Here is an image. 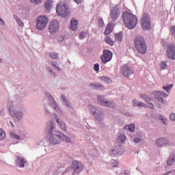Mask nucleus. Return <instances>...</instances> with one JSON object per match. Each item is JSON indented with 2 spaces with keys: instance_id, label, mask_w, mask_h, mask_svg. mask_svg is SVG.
<instances>
[{
  "instance_id": "nucleus-40",
  "label": "nucleus",
  "mask_w": 175,
  "mask_h": 175,
  "mask_svg": "<svg viewBox=\"0 0 175 175\" xmlns=\"http://www.w3.org/2000/svg\"><path fill=\"white\" fill-rule=\"evenodd\" d=\"M100 79L105 83H110V79L107 78V77H101Z\"/></svg>"
},
{
  "instance_id": "nucleus-10",
  "label": "nucleus",
  "mask_w": 175,
  "mask_h": 175,
  "mask_svg": "<svg viewBox=\"0 0 175 175\" xmlns=\"http://www.w3.org/2000/svg\"><path fill=\"white\" fill-rule=\"evenodd\" d=\"M84 166L79 161H74L72 163V168L73 169L75 173L79 174L83 172V168Z\"/></svg>"
},
{
  "instance_id": "nucleus-13",
  "label": "nucleus",
  "mask_w": 175,
  "mask_h": 175,
  "mask_svg": "<svg viewBox=\"0 0 175 175\" xmlns=\"http://www.w3.org/2000/svg\"><path fill=\"white\" fill-rule=\"evenodd\" d=\"M154 96L157 99L158 102L163 103V98H167V94L165 92H156L154 93Z\"/></svg>"
},
{
  "instance_id": "nucleus-36",
  "label": "nucleus",
  "mask_w": 175,
  "mask_h": 175,
  "mask_svg": "<svg viewBox=\"0 0 175 175\" xmlns=\"http://www.w3.org/2000/svg\"><path fill=\"white\" fill-rule=\"evenodd\" d=\"M167 68V64H166V62H162L161 65H160V69L162 70L166 69Z\"/></svg>"
},
{
  "instance_id": "nucleus-44",
  "label": "nucleus",
  "mask_w": 175,
  "mask_h": 175,
  "mask_svg": "<svg viewBox=\"0 0 175 175\" xmlns=\"http://www.w3.org/2000/svg\"><path fill=\"white\" fill-rule=\"evenodd\" d=\"M90 113L92 114H94V116H95L96 114V110L95 109V107H90Z\"/></svg>"
},
{
  "instance_id": "nucleus-54",
  "label": "nucleus",
  "mask_w": 175,
  "mask_h": 175,
  "mask_svg": "<svg viewBox=\"0 0 175 175\" xmlns=\"http://www.w3.org/2000/svg\"><path fill=\"white\" fill-rule=\"evenodd\" d=\"M0 22L1 23V24L3 25H5V21H3V20H2V18H0Z\"/></svg>"
},
{
  "instance_id": "nucleus-57",
  "label": "nucleus",
  "mask_w": 175,
  "mask_h": 175,
  "mask_svg": "<svg viewBox=\"0 0 175 175\" xmlns=\"http://www.w3.org/2000/svg\"><path fill=\"white\" fill-rule=\"evenodd\" d=\"M10 124H11V126H12V128H14V124H13V122H10Z\"/></svg>"
},
{
  "instance_id": "nucleus-59",
  "label": "nucleus",
  "mask_w": 175,
  "mask_h": 175,
  "mask_svg": "<svg viewBox=\"0 0 175 175\" xmlns=\"http://www.w3.org/2000/svg\"><path fill=\"white\" fill-rule=\"evenodd\" d=\"M112 162V163H114V161H111Z\"/></svg>"
},
{
  "instance_id": "nucleus-3",
  "label": "nucleus",
  "mask_w": 175,
  "mask_h": 175,
  "mask_svg": "<svg viewBox=\"0 0 175 175\" xmlns=\"http://www.w3.org/2000/svg\"><path fill=\"white\" fill-rule=\"evenodd\" d=\"M135 47L139 54H146L147 53V45L144 38L137 37L135 40Z\"/></svg>"
},
{
  "instance_id": "nucleus-46",
  "label": "nucleus",
  "mask_w": 175,
  "mask_h": 175,
  "mask_svg": "<svg viewBox=\"0 0 175 175\" xmlns=\"http://www.w3.org/2000/svg\"><path fill=\"white\" fill-rule=\"evenodd\" d=\"M94 69L95 72H99V64H98V63L95 64Z\"/></svg>"
},
{
  "instance_id": "nucleus-56",
  "label": "nucleus",
  "mask_w": 175,
  "mask_h": 175,
  "mask_svg": "<svg viewBox=\"0 0 175 175\" xmlns=\"http://www.w3.org/2000/svg\"><path fill=\"white\" fill-rule=\"evenodd\" d=\"M168 174H172V171L167 172L166 174L164 175H168Z\"/></svg>"
},
{
  "instance_id": "nucleus-43",
  "label": "nucleus",
  "mask_w": 175,
  "mask_h": 175,
  "mask_svg": "<svg viewBox=\"0 0 175 175\" xmlns=\"http://www.w3.org/2000/svg\"><path fill=\"white\" fill-rule=\"evenodd\" d=\"M30 1L35 5H39L42 2V0H30Z\"/></svg>"
},
{
  "instance_id": "nucleus-32",
  "label": "nucleus",
  "mask_w": 175,
  "mask_h": 175,
  "mask_svg": "<svg viewBox=\"0 0 175 175\" xmlns=\"http://www.w3.org/2000/svg\"><path fill=\"white\" fill-rule=\"evenodd\" d=\"M10 135L12 139H15V140H20V135H16V133L10 132Z\"/></svg>"
},
{
  "instance_id": "nucleus-27",
  "label": "nucleus",
  "mask_w": 175,
  "mask_h": 175,
  "mask_svg": "<svg viewBox=\"0 0 175 175\" xmlns=\"http://www.w3.org/2000/svg\"><path fill=\"white\" fill-rule=\"evenodd\" d=\"M122 32H119L115 34V40L116 42H121L122 40Z\"/></svg>"
},
{
  "instance_id": "nucleus-21",
  "label": "nucleus",
  "mask_w": 175,
  "mask_h": 175,
  "mask_svg": "<svg viewBox=\"0 0 175 175\" xmlns=\"http://www.w3.org/2000/svg\"><path fill=\"white\" fill-rule=\"evenodd\" d=\"M17 159L19 161L18 164L21 167H25L27 161L24 158H21L20 156H17Z\"/></svg>"
},
{
  "instance_id": "nucleus-15",
  "label": "nucleus",
  "mask_w": 175,
  "mask_h": 175,
  "mask_svg": "<svg viewBox=\"0 0 175 175\" xmlns=\"http://www.w3.org/2000/svg\"><path fill=\"white\" fill-rule=\"evenodd\" d=\"M97 99L98 103L103 106H107V107H112L113 106V103H109L110 105H109V101H105V97L103 96H98Z\"/></svg>"
},
{
  "instance_id": "nucleus-23",
  "label": "nucleus",
  "mask_w": 175,
  "mask_h": 175,
  "mask_svg": "<svg viewBox=\"0 0 175 175\" xmlns=\"http://www.w3.org/2000/svg\"><path fill=\"white\" fill-rule=\"evenodd\" d=\"M126 140V136H125V135L124 134L120 135L116 139L117 143H125Z\"/></svg>"
},
{
  "instance_id": "nucleus-16",
  "label": "nucleus",
  "mask_w": 175,
  "mask_h": 175,
  "mask_svg": "<svg viewBox=\"0 0 175 175\" xmlns=\"http://www.w3.org/2000/svg\"><path fill=\"white\" fill-rule=\"evenodd\" d=\"M139 96L142 99H144L148 107H150V109H154V104H152V103L150 102V98H148V96H147V95H146L144 94H141L139 95Z\"/></svg>"
},
{
  "instance_id": "nucleus-14",
  "label": "nucleus",
  "mask_w": 175,
  "mask_h": 175,
  "mask_svg": "<svg viewBox=\"0 0 175 175\" xmlns=\"http://www.w3.org/2000/svg\"><path fill=\"white\" fill-rule=\"evenodd\" d=\"M167 54L169 58L172 59H175V45L171 44L169 46L168 49L167 50Z\"/></svg>"
},
{
  "instance_id": "nucleus-4",
  "label": "nucleus",
  "mask_w": 175,
  "mask_h": 175,
  "mask_svg": "<svg viewBox=\"0 0 175 175\" xmlns=\"http://www.w3.org/2000/svg\"><path fill=\"white\" fill-rule=\"evenodd\" d=\"M141 25L144 31H150L151 29V18L148 14H143L141 19Z\"/></svg>"
},
{
  "instance_id": "nucleus-33",
  "label": "nucleus",
  "mask_w": 175,
  "mask_h": 175,
  "mask_svg": "<svg viewBox=\"0 0 175 175\" xmlns=\"http://www.w3.org/2000/svg\"><path fill=\"white\" fill-rule=\"evenodd\" d=\"M6 137V133L5 131L2 129H0V140H3Z\"/></svg>"
},
{
  "instance_id": "nucleus-38",
  "label": "nucleus",
  "mask_w": 175,
  "mask_h": 175,
  "mask_svg": "<svg viewBox=\"0 0 175 175\" xmlns=\"http://www.w3.org/2000/svg\"><path fill=\"white\" fill-rule=\"evenodd\" d=\"M50 57H51L53 59H57L58 58V53L55 52H52L49 54Z\"/></svg>"
},
{
  "instance_id": "nucleus-29",
  "label": "nucleus",
  "mask_w": 175,
  "mask_h": 175,
  "mask_svg": "<svg viewBox=\"0 0 175 175\" xmlns=\"http://www.w3.org/2000/svg\"><path fill=\"white\" fill-rule=\"evenodd\" d=\"M53 5V1L51 0H47L45 2V8L46 10H50V8H51V5Z\"/></svg>"
},
{
  "instance_id": "nucleus-48",
  "label": "nucleus",
  "mask_w": 175,
  "mask_h": 175,
  "mask_svg": "<svg viewBox=\"0 0 175 175\" xmlns=\"http://www.w3.org/2000/svg\"><path fill=\"white\" fill-rule=\"evenodd\" d=\"M141 141H142V138L137 137V138H135V139H134V143H136V144L140 143Z\"/></svg>"
},
{
  "instance_id": "nucleus-53",
  "label": "nucleus",
  "mask_w": 175,
  "mask_h": 175,
  "mask_svg": "<svg viewBox=\"0 0 175 175\" xmlns=\"http://www.w3.org/2000/svg\"><path fill=\"white\" fill-rule=\"evenodd\" d=\"M110 103H112L113 105L112 107H114V102H113V100L108 101V105H110Z\"/></svg>"
},
{
  "instance_id": "nucleus-31",
  "label": "nucleus",
  "mask_w": 175,
  "mask_h": 175,
  "mask_svg": "<svg viewBox=\"0 0 175 175\" xmlns=\"http://www.w3.org/2000/svg\"><path fill=\"white\" fill-rule=\"evenodd\" d=\"M10 135L12 139H15V140H20V135H16V133L10 132Z\"/></svg>"
},
{
  "instance_id": "nucleus-55",
  "label": "nucleus",
  "mask_w": 175,
  "mask_h": 175,
  "mask_svg": "<svg viewBox=\"0 0 175 175\" xmlns=\"http://www.w3.org/2000/svg\"><path fill=\"white\" fill-rule=\"evenodd\" d=\"M59 107L57 105H55V110H59Z\"/></svg>"
},
{
  "instance_id": "nucleus-42",
  "label": "nucleus",
  "mask_w": 175,
  "mask_h": 175,
  "mask_svg": "<svg viewBox=\"0 0 175 175\" xmlns=\"http://www.w3.org/2000/svg\"><path fill=\"white\" fill-rule=\"evenodd\" d=\"M48 99L50 100V102H51V103H53V105H55V100L54 99V97H53L52 96H49L48 97Z\"/></svg>"
},
{
  "instance_id": "nucleus-17",
  "label": "nucleus",
  "mask_w": 175,
  "mask_h": 175,
  "mask_svg": "<svg viewBox=\"0 0 175 175\" xmlns=\"http://www.w3.org/2000/svg\"><path fill=\"white\" fill-rule=\"evenodd\" d=\"M156 144L158 147H163V146L169 144V141L166 138H161L157 140Z\"/></svg>"
},
{
  "instance_id": "nucleus-19",
  "label": "nucleus",
  "mask_w": 175,
  "mask_h": 175,
  "mask_svg": "<svg viewBox=\"0 0 175 175\" xmlns=\"http://www.w3.org/2000/svg\"><path fill=\"white\" fill-rule=\"evenodd\" d=\"M79 25V22L77 20L72 19L70 21L71 29L72 31H76L77 29V25Z\"/></svg>"
},
{
  "instance_id": "nucleus-34",
  "label": "nucleus",
  "mask_w": 175,
  "mask_h": 175,
  "mask_svg": "<svg viewBox=\"0 0 175 175\" xmlns=\"http://www.w3.org/2000/svg\"><path fill=\"white\" fill-rule=\"evenodd\" d=\"M106 42L109 44V46H114V41L111 40L110 37H107L106 38Z\"/></svg>"
},
{
  "instance_id": "nucleus-5",
  "label": "nucleus",
  "mask_w": 175,
  "mask_h": 175,
  "mask_svg": "<svg viewBox=\"0 0 175 175\" xmlns=\"http://www.w3.org/2000/svg\"><path fill=\"white\" fill-rule=\"evenodd\" d=\"M49 24V18L44 16H39L36 20V27L39 31H43Z\"/></svg>"
},
{
  "instance_id": "nucleus-45",
  "label": "nucleus",
  "mask_w": 175,
  "mask_h": 175,
  "mask_svg": "<svg viewBox=\"0 0 175 175\" xmlns=\"http://www.w3.org/2000/svg\"><path fill=\"white\" fill-rule=\"evenodd\" d=\"M16 22L18 23V25H20V27H24V23H23L20 18H16Z\"/></svg>"
},
{
  "instance_id": "nucleus-12",
  "label": "nucleus",
  "mask_w": 175,
  "mask_h": 175,
  "mask_svg": "<svg viewBox=\"0 0 175 175\" xmlns=\"http://www.w3.org/2000/svg\"><path fill=\"white\" fill-rule=\"evenodd\" d=\"M111 18L113 21H116L120 17V9L118 7H113L111 11Z\"/></svg>"
},
{
  "instance_id": "nucleus-22",
  "label": "nucleus",
  "mask_w": 175,
  "mask_h": 175,
  "mask_svg": "<svg viewBox=\"0 0 175 175\" xmlns=\"http://www.w3.org/2000/svg\"><path fill=\"white\" fill-rule=\"evenodd\" d=\"M113 32V25H111V23H109L107 25V28L105 31V35H110Z\"/></svg>"
},
{
  "instance_id": "nucleus-30",
  "label": "nucleus",
  "mask_w": 175,
  "mask_h": 175,
  "mask_svg": "<svg viewBox=\"0 0 175 175\" xmlns=\"http://www.w3.org/2000/svg\"><path fill=\"white\" fill-rule=\"evenodd\" d=\"M97 25L100 27H105V22L103 21V18H102V17L98 18Z\"/></svg>"
},
{
  "instance_id": "nucleus-25",
  "label": "nucleus",
  "mask_w": 175,
  "mask_h": 175,
  "mask_svg": "<svg viewBox=\"0 0 175 175\" xmlns=\"http://www.w3.org/2000/svg\"><path fill=\"white\" fill-rule=\"evenodd\" d=\"M95 118L97 121L102 122L103 121V118H105V113L103 112L98 113V114L95 115Z\"/></svg>"
},
{
  "instance_id": "nucleus-11",
  "label": "nucleus",
  "mask_w": 175,
  "mask_h": 175,
  "mask_svg": "<svg viewBox=\"0 0 175 175\" xmlns=\"http://www.w3.org/2000/svg\"><path fill=\"white\" fill-rule=\"evenodd\" d=\"M49 31L51 33H55L59 31V23L58 21L53 20L49 23Z\"/></svg>"
},
{
  "instance_id": "nucleus-50",
  "label": "nucleus",
  "mask_w": 175,
  "mask_h": 175,
  "mask_svg": "<svg viewBox=\"0 0 175 175\" xmlns=\"http://www.w3.org/2000/svg\"><path fill=\"white\" fill-rule=\"evenodd\" d=\"M161 121H162L163 124L166 125V118L165 117H161Z\"/></svg>"
},
{
  "instance_id": "nucleus-51",
  "label": "nucleus",
  "mask_w": 175,
  "mask_h": 175,
  "mask_svg": "<svg viewBox=\"0 0 175 175\" xmlns=\"http://www.w3.org/2000/svg\"><path fill=\"white\" fill-rule=\"evenodd\" d=\"M111 155H117V152H116V150H113L111 152Z\"/></svg>"
},
{
  "instance_id": "nucleus-9",
  "label": "nucleus",
  "mask_w": 175,
  "mask_h": 175,
  "mask_svg": "<svg viewBox=\"0 0 175 175\" xmlns=\"http://www.w3.org/2000/svg\"><path fill=\"white\" fill-rule=\"evenodd\" d=\"M103 64H107V62L111 61L113 58V53L109 50H105L103 51V55L100 57Z\"/></svg>"
},
{
  "instance_id": "nucleus-47",
  "label": "nucleus",
  "mask_w": 175,
  "mask_h": 175,
  "mask_svg": "<svg viewBox=\"0 0 175 175\" xmlns=\"http://www.w3.org/2000/svg\"><path fill=\"white\" fill-rule=\"evenodd\" d=\"M170 118L172 121H175V113H173L170 115Z\"/></svg>"
},
{
  "instance_id": "nucleus-28",
  "label": "nucleus",
  "mask_w": 175,
  "mask_h": 175,
  "mask_svg": "<svg viewBox=\"0 0 175 175\" xmlns=\"http://www.w3.org/2000/svg\"><path fill=\"white\" fill-rule=\"evenodd\" d=\"M124 129H126V131H129L130 132H133V131H135V124H132L126 125L124 126Z\"/></svg>"
},
{
  "instance_id": "nucleus-52",
  "label": "nucleus",
  "mask_w": 175,
  "mask_h": 175,
  "mask_svg": "<svg viewBox=\"0 0 175 175\" xmlns=\"http://www.w3.org/2000/svg\"><path fill=\"white\" fill-rule=\"evenodd\" d=\"M52 65L53 66H55V68H58V66H57V62H53Z\"/></svg>"
},
{
  "instance_id": "nucleus-20",
  "label": "nucleus",
  "mask_w": 175,
  "mask_h": 175,
  "mask_svg": "<svg viewBox=\"0 0 175 175\" xmlns=\"http://www.w3.org/2000/svg\"><path fill=\"white\" fill-rule=\"evenodd\" d=\"M57 122L58 126H59V128L62 129V131H64V132H66V125L65 124V123L64 122H62V120H60L58 118H57Z\"/></svg>"
},
{
  "instance_id": "nucleus-24",
  "label": "nucleus",
  "mask_w": 175,
  "mask_h": 175,
  "mask_svg": "<svg viewBox=\"0 0 175 175\" xmlns=\"http://www.w3.org/2000/svg\"><path fill=\"white\" fill-rule=\"evenodd\" d=\"M61 98L63 100V105H64L65 106H67V107H72V103L69 102V100L65 98V96L62 95Z\"/></svg>"
},
{
  "instance_id": "nucleus-41",
  "label": "nucleus",
  "mask_w": 175,
  "mask_h": 175,
  "mask_svg": "<svg viewBox=\"0 0 175 175\" xmlns=\"http://www.w3.org/2000/svg\"><path fill=\"white\" fill-rule=\"evenodd\" d=\"M170 32L171 34L175 36V25L171 26L170 27Z\"/></svg>"
},
{
  "instance_id": "nucleus-2",
  "label": "nucleus",
  "mask_w": 175,
  "mask_h": 175,
  "mask_svg": "<svg viewBox=\"0 0 175 175\" xmlns=\"http://www.w3.org/2000/svg\"><path fill=\"white\" fill-rule=\"evenodd\" d=\"M122 18L125 27L129 29H133L137 25V16L133 14L125 12L122 14Z\"/></svg>"
},
{
  "instance_id": "nucleus-37",
  "label": "nucleus",
  "mask_w": 175,
  "mask_h": 175,
  "mask_svg": "<svg viewBox=\"0 0 175 175\" xmlns=\"http://www.w3.org/2000/svg\"><path fill=\"white\" fill-rule=\"evenodd\" d=\"M87 35H88L87 32H81L79 33V39H84V38H87Z\"/></svg>"
},
{
  "instance_id": "nucleus-58",
  "label": "nucleus",
  "mask_w": 175,
  "mask_h": 175,
  "mask_svg": "<svg viewBox=\"0 0 175 175\" xmlns=\"http://www.w3.org/2000/svg\"><path fill=\"white\" fill-rule=\"evenodd\" d=\"M117 165H118V162H116V165H113L114 167H116Z\"/></svg>"
},
{
  "instance_id": "nucleus-8",
  "label": "nucleus",
  "mask_w": 175,
  "mask_h": 175,
  "mask_svg": "<svg viewBox=\"0 0 175 175\" xmlns=\"http://www.w3.org/2000/svg\"><path fill=\"white\" fill-rule=\"evenodd\" d=\"M12 102H8V107H9V111L10 113L11 114L12 117H14L16 118L17 120H21V118H23V112H16L14 111V110L13 109V105H12Z\"/></svg>"
},
{
  "instance_id": "nucleus-6",
  "label": "nucleus",
  "mask_w": 175,
  "mask_h": 175,
  "mask_svg": "<svg viewBox=\"0 0 175 175\" xmlns=\"http://www.w3.org/2000/svg\"><path fill=\"white\" fill-rule=\"evenodd\" d=\"M57 14L62 17H66L68 16V5L64 3H59L56 8Z\"/></svg>"
},
{
  "instance_id": "nucleus-1",
  "label": "nucleus",
  "mask_w": 175,
  "mask_h": 175,
  "mask_svg": "<svg viewBox=\"0 0 175 175\" xmlns=\"http://www.w3.org/2000/svg\"><path fill=\"white\" fill-rule=\"evenodd\" d=\"M53 129H55V124L53 123L52 121L48 122L46 131L49 133L50 143H51V144H59L62 140L64 133L59 131H55L54 133H53Z\"/></svg>"
},
{
  "instance_id": "nucleus-49",
  "label": "nucleus",
  "mask_w": 175,
  "mask_h": 175,
  "mask_svg": "<svg viewBox=\"0 0 175 175\" xmlns=\"http://www.w3.org/2000/svg\"><path fill=\"white\" fill-rule=\"evenodd\" d=\"M73 1L75 3L80 5V3H82L83 1H84V0H73Z\"/></svg>"
},
{
  "instance_id": "nucleus-35",
  "label": "nucleus",
  "mask_w": 175,
  "mask_h": 175,
  "mask_svg": "<svg viewBox=\"0 0 175 175\" xmlns=\"http://www.w3.org/2000/svg\"><path fill=\"white\" fill-rule=\"evenodd\" d=\"M62 140L64 142H66V143H70V138L65 135L63 134L62 137Z\"/></svg>"
},
{
  "instance_id": "nucleus-18",
  "label": "nucleus",
  "mask_w": 175,
  "mask_h": 175,
  "mask_svg": "<svg viewBox=\"0 0 175 175\" xmlns=\"http://www.w3.org/2000/svg\"><path fill=\"white\" fill-rule=\"evenodd\" d=\"M90 87L94 90H104L105 86L100 83H91Z\"/></svg>"
},
{
  "instance_id": "nucleus-39",
  "label": "nucleus",
  "mask_w": 175,
  "mask_h": 175,
  "mask_svg": "<svg viewBox=\"0 0 175 175\" xmlns=\"http://www.w3.org/2000/svg\"><path fill=\"white\" fill-rule=\"evenodd\" d=\"M171 88H173V85H172V84L169 85L168 86H163V89L165 91H167V92H169V91H170Z\"/></svg>"
},
{
  "instance_id": "nucleus-7",
  "label": "nucleus",
  "mask_w": 175,
  "mask_h": 175,
  "mask_svg": "<svg viewBox=\"0 0 175 175\" xmlns=\"http://www.w3.org/2000/svg\"><path fill=\"white\" fill-rule=\"evenodd\" d=\"M120 73L124 77L129 78L131 75H133V70L129 65L124 64L120 68Z\"/></svg>"
},
{
  "instance_id": "nucleus-26",
  "label": "nucleus",
  "mask_w": 175,
  "mask_h": 175,
  "mask_svg": "<svg viewBox=\"0 0 175 175\" xmlns=\"http://www.w3.org/2000/svg\"><path fill=\"white\" fill-rule=\"evenodd\" d=\"M133 106H139V107H146V105L144 103L138 101L136 99L133 100Z\"/></svg>"
}]
</instances>
